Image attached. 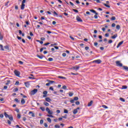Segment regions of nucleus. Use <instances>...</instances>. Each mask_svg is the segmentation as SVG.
Masks as SVG:
<instances>
[{
  "instance_id": "obj_11",
  "label": "nucleus",
  "mask_w": 128,
  "mask_h": 128,
  "mask_svg": "<svg viewBox=\"0 0 128 128\" xmlns=\"http://www.w3.org/2000/svg\"><path fill=\"white\" fill-rule=\"evenodd\" d=\"M76 20H78V22H82V20L80 18L77 16L76 17Z\"/></svg>"
},
{
  "instance_id": "obj_33",
  "label": "nucleus",
  "mask_w": 128,
  "mask_h": 128,
  "mask_svg": "<svg viewBox=\"0 0 128 128\" xmlns=\"http://www.w3.org/2000/svg\"><path fill=\"white\" fill-rule=\"evenodd\" d=\"M69 96H74V94L72 92H70L68 93Z\"/></svg>"
},
{
  "instance_id": "obj_25",
  "label": "nucleus",
  "mask_w": 128,
  "mask_h": 128,
  "mask_svg": "<svg viewBox=\"0 0 128 128\" xmlns=\"http://www.w3.org/2000/svg\"><path fill=\"white\" fill-rule=\"evenodd\" d=\"M53 14H54V16H58V14L56 13V11H54Z\"/></svg>"
},
{
  "instance_id": "obj_12",
  "label": "nucleus",
  "mask_w": 128,
  "mask_h": 128,
  "mask_svg": "<svg viewBox=\"0 0 128 128\" xmlns=\"http://www.w3.org/2000/svg\"><path fill=\"white\" fill-rule=\"evenodd\" d=\"M90 12H93V14H98V12H96V10H90Z\"/></svg>"
},
{
  "instance_id": "obj_48",
  "label": "nucleus",
  "mask_w": 128,
  "mask_h": 128,
  "mask_svg": "<svg viewBox=\"0 0 128 128\" xmlns=\"http://www.w3.org/2000/svg\"><path fill=\"white\" fill-rule=\"evenodd\" d=\"M43 94H46V95L48 94V91H46V90L44 91L43 92Z\"/></svg>"
},
{
  "instance_id": "obj_29",
  "label": "nucleus",
  "mask_w": 128,
  "mask_h": 128,
  "mask_svg": "<svg viewBox=\"0 0 128 128\" xmlns=\"http://www.w3.org/2000/svg\"><path fill=\"white\" fill-rule=\"evenodd\" d=\"M58 78H59L64 79V80H66V77H64V76H58Z\"/></svg>"
},
{
  "instance_id": "obj_63",
  "label": "nucleus",
  "mask_w": 128,
  "mask_h": 128,
  "mask_svg": "<svg viewBox=\"0 0 128 128\" xmlns=\"http://www.w3.org/2000/svg\"><path fill=\"white\" fill-rule=\"evenodd\" d=\"M18 62L20 64H24V62H22V61H19Z\"/></svg>"
},
{
  "instance_id": "obj_24",
  "label": "nucleus",
  "mask_w": 128,
  "mask_h": 128,
  "mask_svg": "<svg viewBox=\"0 0 128 128\" xmlns=\"http://www.w3.org/2000/svg\"><path fill=\"white\" fill-rule=\"evenodd\" d=\"M123 68L128 72V67L126 66H122Z\"/></svg>"
},
{
  "instance_id": "obj_1",
  "label": "nucleus",
  "mask_w": 128,
  "mask_h": 128,
  "mask_svg": "<svg viewBox=\"0 0 128 128\" xmlns=\"http://www.w3.org/2000/svg\"><path fill=\"white\" fill-rule=\"evenodd\" d=\"M36 92H38V89H34V90L31 91L30 94H32V96H34V94H36Z\"/></svg>"
},
{
  "instance_id": "obj_23",
  "label": "nucleus",
  "mask_w": 128,
  "mask_h": 128,
  "mask_svg": "<svg viewBox=\"0 0 128 128\" xmlns=\"http://www.w3.org/2000/svg\"><path fill=\"white\" fill-rule=\"evenodd\" d=\"M120 100L121 102H126V100H124V98H120Z\"/></svg>"
},
{
  "instance_id": "obj_20",
  "label": "nucleus",
  "mask_w": 128,
  "mask_h": 128,
  "mask_svg": "<svg viewBox=\"0 0 128 128\" xmlns=\"http://www.w3.org/2000/svg\"><path fill=\"white\" fill-rule=\"evenodd\" d=\"M73 114H78V109H74L73 111Z\"/></svg>"
},
{
  "instance_id": "obj_18",
  "label": "nucleus",
  "mask_w": 128,
  "mask_h": 128,
  "mask_svg": "<svg viewBox=\"0 0 128 128\" xmlns=\"http://www.w3.org/2000/svg\"><path fill=\"white\" fill-rule=\"evenodd\" d=\"M4 40V36L2 34V32H0V40Z\"/></svg>"
},
{
  "instance_id": "obj_56",
  "label": "nucleus",
  "mask_w": 128,
  "mask_h": 128,
  "mask_svg": "<svg viewBox=\"0 0 128 128\" xmlns=\"http://www.w3.org/2000/svg\"><path fill=\"white\" fill-rule=\"evenodd\" d=\"M40 124H44V120H40Z\"/></svg>"
},
{
  "instance_id": "obj_27",
  "label": "nucleus",
  "mask_w": 128,
  "mask_h": 128,
  "mask_svg": "<svg viewBox=\"0 0 128 128\" xmlns=\"http://www.w3.org/2000/svg\"><path fill=\"white\" fill-rule=\"evenodd\" d=\"M4 48H5V50H10V48L8 47V46H4Z\"/></svg>"
},
{
  "instance_id": "obj_64",
  "label": "nucleus",
  "mask_w": 128,
  "mask_h": 128,
  "mask_svg": "<svg viewBox=\"0 0 128 128\" xmlns=\"http://www.w3.org/2000/svg\"><path fill=\"white\" fill-rule=\"evenodd\" d=\"M0 118H4V114H0Z\"/></svg>"
},
{
  "instance_id": "obj_42",
  "label": "nucleus",
  "mask_w": 128,
  "mask_h": 128,
  "mask_svg": "<svg viewBox=\"0 0 128 128\" xmlns=\"http://www.w3.org/2000/svg\"><path fill=\"white\" fill-rule=\"evenodd\" d=\"M18 84H20V82L18 81H16L15 83V85L16 86H18Z\"/></svg>"
},
{
  "instance_id": "obj_14",
  "label": "nucleus",
  "mask_w": 128,
  "mask_h": 128,
  "mask_svg": "<svg viewBox=\"0 0 128 128\" xmlns=\"http://www.w3.org/2000/svg\"><path fill=\"white\" fill-rule=\"evenodd\" d=\"M21 104H26V100H24V98H22L21 100Z\"/></svg>"
},
{
  "instance_id": "obj_10",
  "label": "nucleus",
  "mask_w": 128,
  "mask_h": 128,
  "mask_svg": "<svg viewBox=\"0 0 128 128\" xmlns=\"http://www.w3.org/2000/svg\"><path fill=\"white\" fill-rule=\"evenodd\" d=\"M45 100L46 102H52V99L50 98H46Z\"/></svg>"
},
{
  "instance_id": "obj_36",
  "label": "nucleus",
  "mask_w": 128,
  "mask_h": 128,
  "mask_svg": "<svg viewBox=\"0 0 128 128\" xmlns=\"http://www.w3.org/2000/svg\"><path fill=\"white\" fill-rule=\"evenodd\" d=\"M47 120L48 122H52V120L50 118H47Z\"/></svg>"
},
{
  "instance_id": "obj_38",
  "label": "nucleus",
  "mask_w": 128,
  "mask_h": 128,
  "mask_svg": "<svg viewBox=\"0 0 128 128\" xmlns=\"http://www.w3.org/2000/svg\"><path fill=\"white\" fill-rule=\"evenodd\" d=\"M48 60L49 62H52V60H54V58H48Z\"/></svg>"
},
{
  "instance_id": "obj_37",
  "label": "nucleus",
  "mask_w": 128,
  "mask_h": 128,
  "mask_svg": "<svg viewBox=\"0 0 128 128\" xmlns=\"http://www.w3.org/2000/svg\"><path fill=\"white\" fill-rule=\"evenodd\" d=\"M102 108H108V107L106 106V105H102Z\"/></svg>"
},
{
  "instance_id": "obj_15",
  "label": "nucleus",
  "mask_w": 128,
  "mask_h": 128,
  "mask_svg": "<svg viewBox=\"0 0 128 128\" xmlns=\"http://www.w3.org/2000/svg\"><path fill=\"white\" fill-rule=\"evenodd\" d=\"M24 6H26V4H22L21 5V10H24Z\"/></svg>"
},
{
  "instance_id": "obj_58",
  "label": "nucleus",
  "mask_w": 128,
  "mask_h": 128,
  "mask_svg": "<svg viewBox=\"0 0 128 128\" xmlns=\"http://www.w3.org/2000/svg\"><path fill=\"white\" fill-rule=\"evenodd\" d=\"M70 38H71V40H74V38L72 36H70Z\"/></svg>"
},
{
  "instance_id": "obj_50",
  "label": "nucleus",
  "mask_w": 128,
  "mask_h": 128,
  "mask_svg": "<svg viewBox=\"0 0 128 128\" xmlns=\"http://www.w3.org/2000/svg\"><path fill=\"white\" fill-rule=\"evenodd\" d=\"M58 46V44L55 43V44H52L50 45V46Z\"/></svg>"
},
{
  "instance_id": "obj_28",
  "label": "nucleus",
  "mask_w": 128,
  "mask_h": 128,
  "mask_svg": "<svg viewBox=\"0 0 128 128\" xmlns=\"http://www.w3.org/2000/svg\"><path fill=\"white\" fill-rule=\"evenodd\" d=\"M40 110H42V112H44L46 110V108L44 107H40Z\"/></svg>"
},
{
  "instance_id": "obj_49",
  "label": "nucleus",
  "mask_w": 128,
  "mask_h": 128,
  "mask_svg": "<svg viewBox=\"0 0 128 128\" xmlns=\"http://www.w3.org/2000/svg\"><path fill=\"white\" fill-rule=\"evenodd\" d=\"M73 12H78V10H75V9H73L72 10Z\"/></svg>"
},
{
  "instance_id": "obj_7",
  "label": "nucleus",
  "mask_w": 128,
  "mask_h": 128,
  "mask_svg": "<svg viewBox=\"0 0 128 128\" xmlns=\"http://www.w3.org/2000/svg\"><path fill=\"white\" fill-rule=\"evenodd\" d=\"M124 44V41H122L120 42H119L118 46H116L117 48H120V46H122V44Z\"/></svg>"
},
{
  "instance_id": "obj_43",
  "label": "nucleus",
  "mask_w": 128,
  "mask_h": 128,
  "mask_svg": "<svg viewBox=\"0 0 128 128\" xmlns=\"http://www.w3.org/2000/svg\"><path fill=\"white\" fill-rule=\"evenodd\" d=\"M48 82L50 84H54V80H49Z\"/></svg>"
},
{
  "instance_id": "obj_21",
  "label": "nucleus",
  "mask_w": 128,
  "mask_h": 128,
  "mask_svg": "<svg viewBox=\"0 0 128 128\" xmlns=\"http://www.w3.org/2000/svg\"><path fill=\"white\" fill-rule=\"evenodd\" d=\"M37 56H38V58L40 60H42V58H44V56H43L38 55Z\"/></svg>"
},
{
  "instance_id": "obj_5",
  "label": "nucleus",
  "mask_w": 128,
  "mask_h": 128,
  "mask_svg": "<svg viewBox=\"0 0 128 128\" xmlns=\"http://www.w3.org/2000/svg\"><path fill=\"white\" fill-rule=\"evenodd\" d=\"M80 67L78 66H75L72 68V70H80Z\"/></svg>"
},
{
  "instance_id": "obj_9",
  "label": "nucleus",
  "mask_w": 128,
  "mask_h": 128,
  "mask_svg": "<svg viewBox=\"0 0 128 128\" xmlns=\"http://www.w3.org/2000/svg\"><path fill=\"white\" fill-rule=\"evenodd\" d=\"M24 84L26 88H28L30 86V82H25Z\"/></svg>"
},
{
  "instance_id": "obj_46",
  "label": "nucleus",
  "mask_w": 128,
  "mask_h": 128,
  "mask_svg": "<svg viewBox=\"0 0 128 128\" xmlns=\"http://www.w3.org/2000/svg\"><path fill=\"white\" fill-rule=\"evenodd\" d=\"M47 116H48L49 118H54V116L52 114H48L47 115Z\"/></svg>"
},
{
  "instance_id": "obj_16",
  "label": "nucleus",
  "mask_w": 128,
  "mask_h": 128,
  "mask_svg": "<svg viewBox=\"0 0 128 128\" xmlns=\"http://www.w3.org/2000/svg\"><path fill=\"white\" fill-rule=\"evenodd\" d=\"M44 106H50V104H48V102H44Z\"/></svg>"
},
{
  "instance_id": "obj_6",
  "label": "nucleus",
  "mask_w": 128,
  "mask_h": 128,
  "mask_svg": "<svg viewBox=\"0 0 128 128\" xmlns=\"http://www.w3.org/2000/svg\"><path fill=\"white\" fill-rule=\"evenodd\" d=\"M93 62H96V64H100V62H102V60H94L93 61Z\"/></svg>"
},
{
  "instance_id": "obj_34",
  "label": "nucleus",
  "mask_w": 128,
  "mask_h": 128,
  "mask_svg": "<svg viewBox=\"0 0 128 128\" xmlns=\"http://www.w3.org/2000/svg\"><path fill=\"white\" fill-rule=\"evenodd\" d=\"M18 88H15L13 90V92H18Z\"/></svg>"
},
{
  "instance_id": "obj_47",
  "label": "nucleus",
  "mask_w": 128,
  "mask_h": 128,
  "mask_svg": "<svg viewBox=\"0 0 128 128\" xmlns=\"http://www.w3.org/2000/svg\"><path fill=\"white\" fill-rule=\"evenodd\" d=\"M54 128H60V126L58 125H55Z\"/></svg>"
},
{
  "instance_id": "obj_55",
  "label": "nucleus",
  "mask_w": 128,
  "mask_h": 128,
  "mask_svg": "<svg viewBox=\"0 0 128 128\" xmlns=\"http://www.w3.org/2000/svg\"><path fill=\"white\" fill-rule=\"evenodd\" d=\"M46 85L47 86H50V82H48V83H46Z\"/></svg>"
},
{
  "instance_id": "obj_4",
  "label": "nucleus",
  "mask_w": 128,
  "mask_h": 128,
  "mask_svg": "<svg viewBox=\"0 0 128 128\" xmlns=\"http://www.w3.org/2000/svg\"><path fill=\"white\" fill-rule=\"evenodd\" d=\"M14 74L16 76H20V72L18 71L17 70H15L14 71Z\"/></svg>"
},
{
  "instance_id": "obj_3",
  "label": "nucleus",
  "mask_w": 128,
  "mask_h": 128,
  "mask_svg": "<svg viewBox=\"0 0 128 128\" xmlns=\"http://www.w3.org/2000/svg\"><path fill=\"white\" fill-rule=\"evenodd\" d=\"M116 64L117 66H122V64L120 63V61H116Z\"/></svg>"
},
{
  "instance_id": "obj_8",
  "label": "nucleus",
  "mask_w": 128,
  "mask_h": 128,
  "mask_svg": "<svg viewBox=\"0 0 128 128\" xmlns=\"http://www.w3.org/2000/svg\"><path fill=\"white\" fill-rule=\"evenodd\" d=\"M29 114H31V116H32V118H34L36 116L34 113L32 112H30Z\"/></svg>"
},
{
  "instance_id": "obj_19",
  "label": "nucleus",
  "mask_w": 128,
  "mask_h": 128,
  "mask_svg": "<svg viewBox=\"0 0 128 128\" xmlns=\"http://www.w3.org/2000/svg\"><path fill=\"white\" fill-rule=\"evenodd\" d=\"M94 102L92 100H91L88 104V106H92V103Z\"/></svg>"
},
{
  "instance_id": "obj_60",
  "label": "nucleus",
  "mask_w": 128,
  "mask_h": 128,
  "mask_svg": "<svg viewBox=\"0 0 128 128\" xmlns=\"http://www.w3.org/2000/svg\"><path fill=\"white\" fill-rule=\"evenodd\" d=\"M76 106H78V104H80V102H78V101L76 102Z\"/></svg>"
},
{
  "instance_id": "obj_35",
  "label": "nucleus",
  "mask_w": 128,
  "mask_h": 128,
  "mask_svg": "<svg viewBox=\"0 0 128 128\" xmlns=\"http://www.w3.org/2000/svg\"><path fill=\"white\" fill-rule=\"evenodd\" d=\"M116 30H119L120 28V25H117L116 26Z\"/></svg>"
},
{
  "instance_id": "obj_22",
  "label": "nucleus",
  "mask_w": 128,
  "mask_h": 128,
  "mask_svg": "<svg viewBox=\"0 0 128 128\" xmlns=\"http://www.w3.org/2000/svg\"><path fill=\"white\" fill-rule=\"evenodd\" d=\"M8 118H9V120H14V118L12 117V116H9V117H8Z\"/></svg>"
},
{
  "instance_id": "obj_62",
  "label": "nucleus",
  "mask_w": 128,
  "mask_h": 128,
  "mask_svg": "<svg viewBox=\"0 0 128 128\" xmlns=\"http://www.w3.org/2000/svg\"><path fill=\"white\" fill-rule=\"evenodd\" d=\"M44 126H45V128H48V124L46 123H44Z\"/></svg>"
},
{
  "instance_id": "obj_39",
  "label": "nucleus",
  "mask_w": 128,
  "mask_h": 128,
  "mask_svg": "<svg viewBox=\"0 0 128 128\" xmlns=\"http://www.w3.org/2000/svg\"><path fill=\"white\" fill-rule=\"evenodd\" d=\"M64 114H68V110L66 109L64 110Z\"/></svg>"
},
{
  "instance_id": "obj_17",
  "label": "nucleus",
  "mask_w": 128,
  "mask_h": 128,
  "mask_svg": "<svg viewBox=\"0 0 128 128\" xmlns=\"http://www.w3.org/2000/svg\"><path fill=\"white\" fill-rule=\"evenodd\" d=\"M121 88L122 90H126V88H128V86H122Z\"/></svg>"
},
{
  "instance_id": "obj_59",
  "label": "nucleus",
  "mask_w": 128,
  "mask_h": 128,
  "mask_svg": "<svg viewBox=\"0 0 128 128\" xmlns=\"http://www.w3.org/2000/svg\"><path fill=\"white\" fill-rule=\"evenodd\" d=\"M85 50H90V48L88 46H86L85 47Z\"/></svg>"
},
{
  "instance_id": "obj_26",
  "label": "nucleus",
  "mask_w": 128,
  "mask_h": 128,
  "mask_svg": "<svg viewBox=\"0 0 128 128\" xmlns=\"http://www.w3.org/2000/svg\"><path fill=\"white\" fill-rule=\"evenodd\" d=\"M46 50V48L44 47V48H42L40 49V52H42V50Z\"/></svg>"
},
{
  "instance_id": "obj_40",
  "label": "nucleus",
  "mask_w": 128,
  "mask_h": 128,
  "mask_svg": "<svg viewBox=\"0 0 128 128\" xmlns=\"http://www.w3.org/2000/svg\"><path fill=\"white\" fill-rule=\"evenodd\" d=\"M74 100H78V97L76 96L74 98Z\"/></svg>"
},
{
  "instance_id": "obj_44",
  "label": "nucleus",
  "mask_w": 128,
  "mask_h": 128,
  "mask_svg": "<svg viewBox=\"0 0 128 128\" xmlns=\"http://www.w3.org/2000/svg\"><path fill=\"white\" fill-rule=\"evenodd\" d=\"M14 102H20V100H18V98H15L14 99Z\"/></svg>"
},
{
  "instance_id": "obj_2",
  "label": "nucleus",
  "mask_w": 128,
  "mask_h": 128,
  "mask_svg": "<svg viewBox=\"0 0 128 128\" xmlns=\"http://www.w3.org/2000/svg\"><path fill=\"white\" fill-rule=\"evenodd\" d=\"M46 112H48V114H54V112L50 110V108H46Z\"/></svg>"
},
{
  "instance_id": "obj_61",
  "label": "nucleus",
  "mask_w": 128,
  "mask_h": 128,
  "mask_svg": "<svg viewBox=\"0 0 128 128\" xmlns=\"http://www.w3.org/2000/svg\"><path fill=\"white\" fill-rule=\"evenodd\" d=\"M108 42V44L112 43V40H109Z\"/></svg>"
},
{
  "instance_id": "obj_31",
  "label": "nucleus",
  "mask_w": 128,
  "mask_h": 128,
  "mask_svg": "<svg viewBox=\"0 0 128 128\" xmlns=\"http://www.w3.org/2000/svg\"><path fill=\"white\" fill-rule=\"evenodd\" d=\"M104 6H106V8H110V6L109 5L106 4H103Z\"/></svg>"
},
{
  "instance_id": "obj_45",
  "label": "nucleus",
  "mask_w": 128,
  "mask_h": 128,
  "mask_svg": "<svg viewBox=\"0 0 128 128\" xmlns=\"http://www.w3.org/2000/svg\"><path fill=\"white\" fill-rule=\"evenodd\" d=\"M70 102H71V104H74V100H70Z\"/></svg>"
},
{
  "instance_id": "obj_32",
  "label": "nucleus",
  "mask_w": 128,
  "mask_h": 128,
  "mask_svg": "<svg viewBox=\"0 0 128 128\" xmlns=\"http://www.w3.org/2000/svg\"><path fill=\"white\" fill-rule=\"evenodd\" d=\"M0 48L1 50H4V46H2V45L0 44Z\"/></svg>"
},
{
  "instance_id": "obj_30",
  "label": "nucleus",
  "mask_w": 128,
  "mask_h": 128,
  "mask_svg": "<svg viewBox=\"0 0 128 128\" xmlns=\"http://www.w3.org/2000/svg\"><path fill=\"white\" fill-rule=\"evenodd\" d=\"M4 115L6 118H10V116H8V114L6 112L4 113Z\"/></svg>"
},
{
  "instance_id": "obj_51",
  "label": "nucleus",
  "mask_w": 128,
  "mask_h": 128,
  "mask_svg": "<svg viewBox=\"0 0 128 128\" xmlns=\"http://www.w3.org/2000/svg\"><path fill=\"white\" fill-rule=\"evenodd\" d=\"M18 118H20V114H18L17 115Z\"/></svg>"
},
{
  "instance_id": "obj_52",
  "label": "nucleus",
  "mask_w": 128,
  "mask_h": 128,
  "mask_svg": "<svg viewBox=\"0 0 128 128\" xmlns=\"http://www.w3.org/2000/svg\"><path fill=\"white\" fill-rule=\"evenodd\" d=\"M63 90H66V86H64L62 88Z\"/></svg>"
},
{
  "instance_id": "obj_53",
  "label": "nucleus",
  "mask_w": 128,
  "mask_h": 128,
  "mask_svg": "<svg viewBox=\"0 0 128 128\" xmlns=\"http://www.w3.org/2000/svg\"><path fill=\"white\" fill-rule=\"evenodd\" d=\"M50 90L54 91V88L52 86H50L49 88Z\"/></svg>"
},
{
  "instance_id": "obj_54",
  "label": "nucleus",
  "mask_w": 128,
  "mask_h": 128,
  "mask_svg": "<svg viewBox=\"0 0 128 128\" xmlns=\"http://www.w3.org/2000/svg\"><path fill=\"white\" fill-rule=\"evenodd\" d=\"M112 28H114V26H116V24L112 23Z\"/></svg>"
},
{
  "instance_id": "obj_41",
  "label": "nucleus",
  "mask_w": 128,
  "mask_h": 128,
  "mask_svg": "<svg viewBox=\"0 0 128 128\" xmlns=\"http://www.w3.org/2000/svg\"><path fill=\"white\" fill-rule=\"evenodd\" d=\"M111 20H116V17L115 16H112L111 18Z\"/></svg>"
},
{
  "instance_id": "obj_57",
  "label": "nucleus",
  "mask_w": 128,
  "mask_h": 128,
  "mask_svg": "<svg viewBox=\"0 0 128 128\" xmlns=\"http://www.w3.org/2000/svg\"><path fill=\"white\" fill-rule=\"evenodd\" d=\"M8 124L10 125L12 124V122L10 120H8Z\"/></svg>"
},
{
  "instance_id": "obj_13",
  "label": "nucleus",
  "mask_w": 128,
  "mask_h": 128,
  "mask_svg": "<svg viewBox=\"0 0 128 128\" xmlns=\"http://www.w3.org/2000/svg\"><path fill=\"white\" fill-rule=\"evenodd\" d=\"M111 38L113 40H114V38H118V34H115L114 36H112Z\"/></svg>"
}]
</instances>
